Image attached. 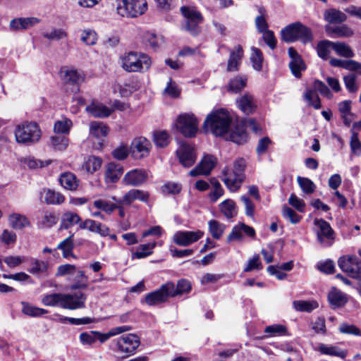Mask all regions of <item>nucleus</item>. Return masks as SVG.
<instances>
[{
	"mask_svg": "<svg viewBox=\"0 0 361 361\" xmlns=\"http://www.w3.org/2000/svg\"><path fill=\"white\" fill-rule=\"evenodd\" d=\"M324 29L327 35L332 38H348L354 35L353 29L343 23L337 26L326 25Z\"/></svg>",
	"mask_w": 361,
	"mask_h": 361,
	"instance_id": "nucleus-19",
	"label": "nucleus"
},
{
	"mask_svg": "<svg viewBox=\"0 0 361 361\" xmlns=\"http://www.w3.org/2000/svg\"><path fill=\"white\" fill-rule=\"evenodd\" d=\"M51 144L55 150L63 151L68 145V138L64 135L52 136Z\"/></svg>",
	"mask_w": 361,
	"mask_h": 361,
	"instance_id": "nucleus-51",
	"label": "nucleus"
},
{
	"mask_svg": "<svg viewBox=\"0 0 361 361\" xmlns=\"http://www.w3.org/2000/svg\"><path fill=\"white\" fill-rule=\"evenodd\" d=\"M203 235L204 233L201 231H180L173 235V240L176 245L185 247L197 242Z\"/></svg>",
	"mask_w": 361,
	"mask_h": 361,
	"instance_id": "nucleus-14",
	"label": "nucleus"
},
{
	"mask_svg": "<svg viewBox=\"0 0 361 361\" xmlns=\"http://www.w3.org/2000/svg\"><path fill=\"white\" fill-rule=\"evenodd\" d=\"M314 224L319 228L317 235L321 243H324L325 239L331 241L334 239V231L327 221L323 219H315Z\"/></svg>",
	"mask_w": 361,
	"mask_h": 361,
	"instance_id": "nucleus-18",
	"label": "nucleus"
},
{
	"mask_svg": "<svg viewBox=\"0 0 361 361\" xmlns=\"http://www.w3.org/2000/svg\"><path fill=\"white\" fill-rule=\"evenodd\" d=\"M9 221L13 228L19 230L29 226L30 224L28 219L25 216L19 214L10 215Z\"/></svg>",
	"mask_w": 361,
	"mask_h": 361,
	"instance_id": "nucleus-42",
	"label": "nucleus"
},
{
	"mask_svg": "<svg viewBox=\"0 0 361 361\" xmlns=\"http://www.w3.org/2000/svg\"><path fill=\"white\" fill-rule=\"evenodd\" d=\"M49 262L32 258L30 261V267L27 269V271L41 279L49 276Z\"/></svg>",
	"mask_w": 361,
	"mask_h": 361,
	"instance_id": "nucleus-20",
	"label": "nucleus"
},
{
	"mask_svg": "<svg viewBox=\"0 0 361 361\" xmlns=\"http://www.w3.org/2000/svg\"><path fill=\"white\" fill-rule=\"evenodd\" d=\"M338 266L349 277L361 281V259L356 255L341 256L338 259Z\"/></svg>",
	"mask_w": 361,
	"mask_h": 361,
	"instance_id": "nucleus-9",
	"label": "nucleus"
},
{
	"mask_svg": "<svg viewBox=\"0 0 361 361\" xmlns=\"http://www.w3.org/2000/svg\"><path fill=\"white\" fill-rule=\"evenodd\" d=\"M178 131L186 137H195L198 130V121L193 114H180L176 122Z\"/></svg>",
	"mask_w": 361,
	"mask_h": 361,
	"instance_id": "nucleus-11",
	"label": "nucleus"
},
{
	"mask_svg": "<svg viewBox=\"0 0 361 361\" xmlns=\"http://www.w3.org/2000/svg\"><path fill=\"white\" fill-rule=\"evenodd\" d=\"M314 91L319 92L322 96L327 99H331L333 94L324 82L317 79L313 82Z\"/></svg>",
	"mask_w": 361,
	"mask_h": 361,
	"instance_id": "nucleus-56",
	"label": "nucleus"
},
{
	"mask_svg": "<svg viewBox=\"0 0 361 361\" xmlns=\"http://www.w3.org/2000/svg\"><path fill=\"white\" fill-rule=\"evenodd\" d=\"M251 51L250 61L252 64V67L255 70L260 71L262 68L263 54L262 51L257 47H252Z\"/></svg>",
	"mask_w": 361,
	"mask_h": 361,
	"instance_id": "nucleus-49",
	"label": "nucleus"
},
{
	"mask_svg": "<svg viewBox=\"0 0 361 361\" xmlns=\"http://www.w3.org/2000/svg\"><path fill=\"white\" fill-rule=\"evenodd\" d=\"M180 11L185 20L181 23V30L189 32L192 36L198 35L201 32L200 24L203 22V16L200 12L193 7L183 6Z\"/></svg>",
	"mask_w": 361,
	"mask_h": 361,
	"instance_id": "nucleus-5",
	"label": "nucleus"
},
{
	"mask_svg": "<svg viewBox=\"0 0 361 361\" xmlns=\"http://www.w3.org/2000/svg\"><path fill=\"white\" fill-rule=\"evenodd\" d=\"M22 305V312L30 317H38L48 313V311L45 309L31 305L25 302H23Z\"/></svg>",
	"mask_w": 361,
	"mask_h": 361,
	"instance_id": "nucleus-44",
	"label": "nucleus"
},
{
	"mask_svg": "<svg viewBox=\"0 0 361 361\" xmlns=\"http://www.w3.org/2000/svg\"><path fill=\"white\" fill-rule=\"evenodd\" d=\"M236 104L240 110L246 115L253 114L257 109V104L253 96L248 93H245L239 99H237Z\"/></svg>",
	"mask_w": 361,
	"mask_h": 361,
	"instance_id": "nucleus-22",
	"label": "nucleus"
},
{
	"mask_svg": "<svg viewBox=\"0 0 361 361\" xmlns=\"http://www.w3.org/2000/svg\"><path fill=\"white\" fill-rule=\"evenodd\" d=\"M333 42L327 39H324L318 42L317 46V51L318 56L326 60L330 53V49H333Z\"/></svg>",
	"mask_w": 361,
	"mask_h": 361,
	"instance_id": "nucleus-47",
	"label": "nucleus"
},
{
	"mask_svg": "<svg viewBox=\"0 0 361 361\" xmlns=\"http://www.w3.org/2000/svg\"><path fill=\"white\" fill-rule=\"evenodd\" d=\"M92 205L94 208L103 211L108 214H111L114 210L116 209V207H118V204H116V202L111 199V196L106 199L101 198L95 200L93 202Z\"/></svg>",
	"mask_w": 361,
	"mask_h": 361,
	"instance_id": "nucleus-29",
	"label": "nucleus"
},
{
	"mask_svg": "<svg viewBox=\"0 0 361 361\" xmlns=\"http://www.w3.org/2000/svg\"><path fill=\"white\" fill-rule=\"evenodd\" d=\"M123 166L118 163L110 162L107 164L105 173V180L106 183H116L123 173Z\"/></svg>",
	"mask_w": 361,
	"mask_h": 361,
	"instance_id": "nucleus-24",
	"label": "nucleus"
},
{
	"mask_svg": "<svg viewBox=\"0 0 361 361\" xmlns=\"http://www.w3.org/2000/svg\"><path fill=\"white\" fill-rule=\"evenodd\" d=\"M81 218L78 214L71 212H66L62 215L59 229H68L74 225L79 224Z\"/></svg>",
	"mask_w": 361,
	"mask_h": 361,
	"instance_id": "nucleus-30",
	"label": "nucleus"
},
{
	"mask_svg": "<svg viewBox=\"0 0 361 361\" xmlns=\"http://www.w3.org/2000/svg\"><path fill=\"white\" fill-rule=\"evenodd\" d=\"M215 161L216 159L212 155L204 157L196 167L190 171V176L195 177L200 175H209L215 166Z\"/></svg>",
	"mask_w": 361,
	"mask_h": 361,
	"instance_id": "nucleus-17",
	"label": "nucleus"
},
{
	"mask_svg": "<svg viewBox=\"0 0 361 361\" xmlns=\"http://www.w3.org/2000/svg\"><path fill=\"white\" fill-rule=\"evenodd\" d=\"M171 298H174L184 293H188L192 289V285L189 280L180 279L177 281L176 286L174 283L169 281L166 283Z\"/></svg>",
	"mask_w": 361,
	"mask_h": 361,
	"instance_id": "nucleus-21",
	"label": "nucleus"
},
{
	"mask_svg": "<svg viewBox=\"0 0 361 361\" xmlns=\"http://www.w3.org/2000/svg\"><path fill=\"white\" fill-rule=\"evenodd\" d=\"M247 84V78L243 75H237L230 80L228 83L229 91L238 93L240 92Z\"/></svg>",
	"mask_w": 361,
	"mask_h": 361,
	"instance_id": "nucleus-43",
	"label": "nucleus"
},
{
	"mask_svg": "<svg viewBox=\"0 0 361 361\" xmlns=\"http://www.w3.org/2000/svg\"><path fill=\"white\" fill-rule=\"evenodd\" d=\"M224 137L238 145H243L247 141L248 135L243 125H237Z\"/></svg>",
	"mask_w": 361,
	"mask_h": 361,
	"instance_id": "nucleus-23",
	"label": "nucleus"
},
{
	"mask_svg": "<svg viewBox=\"0 0 361 361\" xmlns=\"http://www.w3.org/2000/svg\"><path fill=\"white\" fill-rule=\"evenodd\" d=\"M243 56V50L240 45L235 47V50L230 51L229 59L227 65V71L233 72L239 70V66Z\"/></svg>",
	"mask_w": 361,
	"mask_h": 361,
	"instance_id": "nucleus-26",
	"label": "nucleus"
},
{
	"mask_svg": "<svg viewBox=\"0 0 361 361\" xmlns=\"http://www.w3.org/2000/svg\"><path fill=\"white\" fill-rule=\"evenodd\" d=\"M289 68L291 71L292 74L297 78H300L302 76L301 71L306 69V65L302 60L300 59L293 61H290Z\"/></svg>",
	"mask_w": 361,
	"mask_h": 361,
	"instance_id": "nucleus-52",
	"label": "nucleus"
},
{
	"mask_svg": "<svg viewBox=\"0 0 361 361\" xmlns=\"http://www.w3.org/2000/svg\"><path fill=\"white\" fill-rule=\"evenodd\" d=\"M41 130L36 122H25L16 127L15 136L17 142L30 145L39 141Z\"/></svg>",
	"mask_w": 361,
	"mask_h": 361,
	"instance_id": "nucleus-6",
	"label": "nucleus"
},
{
	"mask_svg": "<svg viewBox=\"0 0 361 361\" xmlns=\"http://www.w3.org/2000/svg\"><path fill=\"white\" fill-rule=\"evenodd\" d=\"M86 111L95 118H106L110 116L111 111L107 106L101 104H91L86 107Z\"/></svg>",
	"mask_w": 361,
	"mask_h": 361,
	"instance_id": "nucleus-31",
	"label": "nucleus"
},
{
	"mask_svg": "<svg viewBox=\"0 0 361 361\" xmlns=\"http://www.w3.org/2000/svg\"><path fill=\"white\" fill-rule=\"evenodd\" d=\"M59 321L63 324L68 322L72 325H84L94 322L95 319L87 317L82 318L61 317H60Z\"/></svg>",
	"mask_w": 361,
	"mask_h": 361,
	"instance_id": "nucleus-54",
	"label": "nucleus"
},
{
	"mask_svg": "<svg viewBox=\"0 0 361 361\" xmlns=\"http://www.w3.org/2000/svg\"><path fill=\"white\" fill-rule=\"evenodd\" d=\"M246 161L243 158H239L234 162L233 173L224 178V182L231 192H236L240 188L245 179L244 171Z\"/></svg>",
	"mask_w": 361,
	"mask_h": 361,
	"instance_id": "nucleus-10",
	"label": "nucleus"
},
{
	"mask_svg": "<svg viewBox=\"0 0 361 361\" xmlns=\"http://www.w3.org/2000/svg\"><path fill=\"white\" fill-rule=\"evenodd\" d=\"M347 18L345 13L336 8H329L324 12V19L329 24H342Z\"/></svg>",
	"mask_w": 361,
	"mask_h": 361,
	"instance_id": "nucleus-28",
	"label": "nucleus"
},
{
	"mask_svg": "<svg viewBox=\"0 0 361 361\" xmlns=\"http://www.w3.org/2000/svg\"><path fill=\"white\" fill-rule=\"evenodd\" d=\"M156 246V243H149L147 244L140 245L136 251L133 253V257L137 259H142L152 253V250Z\"/></svg>",
	"mask_w": 361,
	"mask_h": 361,
	"instance_id": "nucleus-45",
	"label": "nucleus"
},
{
	"mask_svg": "<svg viewBox=\"0 0 361 361\" xmlns=\"http://www.w3.org/2000/svg\"><path fill=\"white\" fill-rule=\"evenodd\" d=\"M44 201L47 204H60L65 200L63 195L55 190L47 189L44 190Z\"/></svg>",
	"mask_w": 361,
	"mask_h": 361,
	"instance_id": "nucleus-41",
	"label": "nucleus"
},
{
	"mask_svg": "<svg viewBox=\"0 0 361 361\" xmlns=\"http://www.w3.org/2000/svg\"><path fill=\"white\" fill-rule=\"evenodd\" d=\"M73 236L74 234L72 233L65 240L61 241L57 246V249L62 251L63 257L64 258H68L69 257L75 258V256L73 252V250L74 248Z\"/></svg>",
	"mask_w": 361,
	"mask_h": 361,
	"instance_id": "nucleus-35",
	"label": "nucleus"
},
{
	"mask_svg": "<svg viewBox=\"0 0 361 361\" xmlns=\"http://www.w3.org/2000/svg\"><path fill=\"white\" fill-rule=\"evenodd\" d=\"M109 127L99 121H92L90 126V134L97 139L105 137L109 133Z\"/></svg>",
	"mask_w": 361,
	"mask_h": 361,
	"instance_id": "nucleus-33",
	"label": "nucleus"
},
{
	"mask_svg": "<svg viewBox=\"0 0 361 361\" xmlns=\"http://www.w3.org/2000/svg\"><path fill=\"white\" fill-rule=\"evenodd\" d=\"M86 295L78 292L74 294L52 293L43 297L42 302L46 306L60 305L64 309L76 310L85 307Z\"/></svg>",
	"mask_w": 361,
	"mask_h": 361,
	"instance_id": "nucleus-2",
	"label": "nucleus"
},
{
	"mask_svg": "<svg viewBox=\"0 0 361 361\" xmlns=\"http://www.w3.org/2000/svg\"><path fill=\"white\" fill-rule=\"evenodd\" d=\"M180 163L184 167H190L196 161L194 149L188 144H182L176 151Z\"/></svg>",
	"mask_w": 361,
	"mask_h": 361,
	"instance_id": "nucleus-16",
	"label": "nucleus"
},
{
	"mask_svg": "<svg viewBox=\"0 0 361 361\" xmlns=\"http://www.w3.org/2000/svg\"><path fill=\"white\" fill-rule=\"evenodd\" d=\"M350 146L353 154L355 155L361 154V142L358 138V133L355 131H352Z\"/></svg>",
	"mask_w": 361,
	"mask_h": 361,
	"instance_id": "nucleus-64",
	"label": "nucleus"
},
{
	"mask_svg": "<svg viewBox=\"0 0 361 361\" xmlns=\"http://www.w3.org/2000/svg\"><path fill=\"white\" fill-rule=\"evenodd\" d=\"M281 40L287 43L300 41L307 44L313 40L312 30L300 22L290 23L281 30Z\"/></svg>",
	"mask_w": 361,
	"mask_h": 361,
	"instance_id": "nucleus-3",
	"label": "nucleus"
},
{
	"mask_svg": "<svg viewBox=\"0 0 361 361\" xmlns=\"http://www.w3.org/2000/svg\"><path fill=\"white\" fill-rule=\"evenodd\" d=\"M59 216L54 212L45 211L42 219L38 221V226L41 228H50L57 224Z\"/></svg>",
	"mask_w": 361,
	"mask_h": 361,
	"instance_id": "nucleus-32",
	"label": "nucleus"
},
{
	"mask_svg": "<svg viewBox=\"0 0 361 361\" xmlns=\"http://www.w3.org/2000/svg\"><path fill=\"white\" fill-rule=\"evenodd\" d=\"M169 298H171V295L166 284L164 283L158 290L147 293L145 301L148 305L153 306L166 302Z\"/></svg>",
	"mask_w": 361,
	"mask_h": 361,
	"instance_id": "nucleus-15",
	"label": "nucleus"
},
{
	"mask_svg": "<svg viewBox=\"0 0 361 361\" xmlns=\"http://www.w3.org/2000/svg\"><path fill=\"white\" fill-rule=\"evenodd\" d=\"M153 141L157 147H165L170 142V136L165 130L154 131L153 133Z\"/></svg>",
	"mask_w": 361,
	"mask_h": 361,
	"instance_id": "nucleus-48",
	"label": "nucleus"
},
{
	"mask_svg": "<svg viewBox=\"0 0 361 361\" xmlns=\"http://www.w3.org/2000/svg\"><path fill=\"white\" fill-rule=\"evenodd\" d=\"M150 149V142L147 138L141 136L133 140L130 152L133 159H142L149 155Z\"/></svg>",
	"mask_w": 361,
	"mask_h": 361,
	"instance_id": "nucleus-12",
	"label": "nucleus"
},
{
	"mask_svg": "<svg viewBox=\"0 0 361 361\" xmlns=\"http://www.w3.org/2000/svg\"><path fill=\"white\" fill-rule=\"evenodd\" d=\"M150 57L141 52L130 51L123 59V68L128 72H138L148 70L151 66Z\"/></svg>",
	"mask_w": 361,
	"mask_h": 361,
	"instance_id": "nucleus-7",
	"label": "nucleus"
},
{
	"mask_svg": "<svg viewBox=\"0 0 361 361\" xmlns=\"http://www.w3.org/2000/svg\"><path fill=\"white\" fill-rule=\"evenodd\" d=\"M129 153H130V152L128 146L126 145H121L115 148L112 151L111 154L115 159L123 161L128 157Z\"/></svg>",
	"mask_w": 361,
	"mask_h": 361,
	"instance_id": "nucleus-60",
	"label": "nucleus"
},
{
	"mask_svg": "<svg viewBox=\"0 0 361 361\" xmlns=\"http://www.w3.org/2000/svg\"><path fill=\"white\" fill-rule=\"evenodd\" d=\"M102 335H104V334L96 331L83 332L80 334V341L83 345H92L97 340L103 343L106 341L102 340Z\"/></svg>",
	"mask_w": 361,
	"mask_h": 361,
	"instance_id": "nucleus-38",
	"label": "nucleus"
},
{
	"mask_svg": "<svg viewBox=\"0 0 361 361\" xmlns=\"http://www.w3.org/2000/svg\"><path fill=\"white\" fill-rule=\"evenodd\" d=\"M318 350L324 355L336 356L344 359L347 355L345 350H341L338 346L327 345L324 343H320L318 346Z\"/></svg>",
	"mask_w": 361,
	"mask_h": 361,
	"instance_id": "nucleus-34",
	"label": "nucleus"
},
{
	"mask_svg": "<svg viewBox=\"0 0 361 361\" xmlns=\"http://www.w3.org/2000/svg\"><path fill=\"white\" fill-rule=\"evenodd\" d=\"M297 181L304 193L310 195L315 191L316 185L310 178L298 176Z\"/></svg>",
	"mask_w": 361,
	"mask_h": 361,
	"instance_id": "nucleus-50",
	"label": "nucleus"
},
{
	"mask_svg": "<svg viewBox=\"0 0 361 361\" xmlns=\"http://www.w3.org/2000/svg\"><path fill=\"white\" fill-rule=\"evenodd\" d=\"M333 49L341 56L345 58H352L354 56V52L352 49L344 42H334Z\"/></svg>",
	"mask_w": 361,
	"mask_h": 361,
	"instance_id": "nucleus-46",
	"label": "nucleus"
},
{
	"mask_svg": "<svg viewBox=\"0 0 361 361\" xmlns=\"http://www.w3.org/2000/svg\"><path fill=\"white\" fill-rule=\"evenodd\" d=\"M328 301L333 309L343 307L348 302L346 295L336 288L328 293Z\"/></svg>",
	"mask_w": 361,
	"mask_h": 361,
	"instance_id": "nucleus-27",
	"label": "nucleus"
},
{
	"mask_svg": "<svg viewBox=\"0 0 361 361\" xmlns=\"http://www.w3.org/2000/svg\"><path fill=\"white\" fill-rule=\"evenodd\" d=\"M219 207L220 211L227 219H232L237 215L235 202L233 200H225Z\"/></svg>",
	"mask_w": 361,
	"mask_h": 361,
	"instance_id": "nucleus-36",
	"label": "nucleus"
},
{
	"mask_svg": "<svg viewBox=\"0 0 361 361\" xmlns=\"http://www.w3.org/2000/svg\"><path fill=\"white\" fill-rule=\"evenodd\" d=\"M81 40L87 45H94L97 41V34L92 29L84 30L81 36Z\"/></svg>",
	"mask_w": 361,
	"mask_h": 361,
	"instance_id": "nucleus-57",
	"label": "nucleus"
},
{
	"mask_svg": "<svg viewBox=\"0 0 361 361\" xmlns=\"http://www.w3.org/2000/svg\"><path fill=\"white\" fill-rule=\"evenodd\" d=\"M63 80L72 85H78L83 80L82 75L76 70H66L64 73Z\"/></svg>",
	"mask_w": 361,
	"mask_h": 361,
	"instance_id": "nucleus-55",
	"label": "nucleus"
},
{
	"mask_svg": "<svg viewBox=\"0 0 361 361\" xmlns=\"http://www.w3.org/2000/svg\"><path fill=\"white\" fill-rule=\"evenodd\" d=\"M231 122L229 113L221 109L207 116L203 128L206 132L209 130L215 136L224 137L231 129Z\"/></svg>",
	"mask_w": 361,
	"mask_h": 361,
	"instance_id": "nucleus-1",
	"label": "nucleus"
},
{
	"mask_svg": "<svg viewBox=\"0 0 361 361\" xmlns=\"http://www.w3.org/2000/svg\"><path fill=\"white\" fill-rule=\"evenodd\" d=\"M149 179V172L144 169H135L127 172L123 183L126 185L137 187L142 185Z\"/></svg>",
	"mask_w": 361,
	"mask_h": 361,
	"instance_id": "nucleus-13",
	"label": "nucleus"
},
{
	"mask_svg": "<svg viewBox=\"0 0 361 361\" xmlns=\"http://www.w3.org/2000/svg\"><path fill=\"white\" fill-rule=\"evenodd\" d=\"M116 9L123 17L136 18L145 13L147 4L146 0H121Z\"/></svg>",
	"mask_w": 361,
	"mask_h": 361,
	"instance_id": "nucleus-8",
	"label": "nucleus"
},
{
	"mask_svg": "<svg viewBox=\"0 0 361 361\" xmlns=\"http://www.w3.org/2000/svg\"><path fill=\"white\" fill-rule=\"evenodd\" d=\"M59 182L61 186L70 190H74L78 186L76 176L70 172L62 173L59 178Z\"/></svg>",
	"mask_w": 361,
	"mask_h": 361,
	"instance_id": "nucleus-37",
	"label": "nucleus"
},
{
	"mask_svg": "<svg viewBox=\"0 0 361 361\" xmlns=\"http://www.w3.org/2000/svg\"><path fill=\"white\" fill-rule=\"evenodd\" d=\"M72 126V121L70 119L57 121L54 126V130L56 133H68Z\"/></svg>",
	"mask_w": 361,
	"mask_h": 361,
	"instance_id": "nucleus-58",
	"label": "nucleus"
},
{
	"mask_svg": "<svg viewBox=\"0 0 361 361\" xmlns=\"http://www.w3.org/2000/svg\"><path fill=\"white\" fill-rule=\"evenodd\" d=\"M181 190V185L173 182H167L161 186L162 192L169 195H178L180 192Z\"/></svg>",
	"mask_w": 361,
	"mask_h": 361,
	"instance_id": "nucleus-61",
	"label": "nucleus"
},
{
	"mask_svg": "<svg viewBox=\"0 0 361 361\" xmlns=\"http://www.w3.org/2000/svg\"><path fill=\"white\" fill-rule=\"evenodd\" d=\"M209 231L212 236L216 240L221 238L226 228V225L217 220L212 219L208 222Z\"/></svg>",
	"mask_w": 361,
	"mask_h": 361,
	"instance_id": "nucleus-40",
	"label": "nucleus"
},
{
	"mask_svg": "<svg viewBox=\"0 0 361 361\" xmlns=\"http://www.w3.org/2000/svg\"><path fill=\"white\" fill-rule=\"evenodd\" d=\"M305 99L310 106L315 109H319L322 107L321 100L317 94L312 90H307L304 94Z\"/></svg>",
	"mask_w": 361,
	"mask_h": 361,
	"instance_id": "nucleus-53",
	"label": "nucleus"
},
{
	"mask_svg": "<svg viewBox=\"0 0 361 361\" xmlns=\"http://www.w3.org/2000/svg\"><path fill=\"white\" fill-rule=\"evenodd\" d=\"M140 345V339L134 334L121 336L111 342V349L117 353L123 354V357L134 355Z\"/></svg>",
	"mask_w": 361,
	"mask_h": 361,
	"instance_id": "nucleus-4",
	"label": "nucleus"
},
{
	"mask_svg": "<svg viewBox=\"0 0 361 361\" xmlns=\"http://www.w3.org/2000/svg\"><path fill=\"white\" fill-rule=\"evenodd\" d=\"M282 214L285 219H288L293 224L299 223L302 219L293 209L287 206L283 207Z\"/></svg>",
	"mask_w": 361,
	"mask_h": 361,
	"instance_id": "nucleus-62",
	"label": "nucleus"
},
{
	"mask_svg": "<svg viewBox=\"0 0 361 361\" xmlns=\"http://www.w3.org/2000/svg\"><path fill=\"white\" fill-rule=\"evenodd\" d=\"M262 38L266 44L272 50L276 49L277 46V40L274 35V32L271 30H267L263 32Z\"/></svg>",
	"mask_w": 361,
	"mask_h": 361,
	"instance_id": "nucleus-63",
	"label": "nucleus"
},
{
	"mask_svg": "<svg viewBox=\"0 0 361 361\" xmlns=\"http://www.w3.org/2000/svg\"><path fill=\"white\" fill-rule=\"evenodd\" d=\"M286 332L287 328L281 324H273L267 326L264 329V333L269 334L271 336L284 335Z\"/></svg>",
	"mask_w": 361,
	"mask_h": 361,
	"instance_id": "nucleus-59",
	"label": "nucleus"
},
{
	"mask_svg": "<svg viewBox=\"0 0 361 361\" xmlns=\"http://www.w3.org/2000/svg\"><path fill=\"white\" fill-rule=\"evenodd\" d=\"M293 305L297 311L303 312H311L319 307L315 300H295Z\"/></svg>",
	"mask_w": 361,
	"mask_h": 361,
	"instance_id": "nucleus-39",
	"label": "nucleus"
},
{
	"mask_svg": "<svg viewBox=\"0 0 361 361\" xmlns=\"http://www.w3.org/2000/svg\"><path fill=\"white\" fill-rule=\"evenodd\" d=\"M149 199V193L147 191L139 189H131L123 195L122 201L124 202L126 205H130L135 200H140L147 203Z\"/></svg>",
	"mask_w": 361,
	"mask_h": 361,
	"instance_id": "nucleus-25",
	"label": "nucleus"
}]
</instances>
